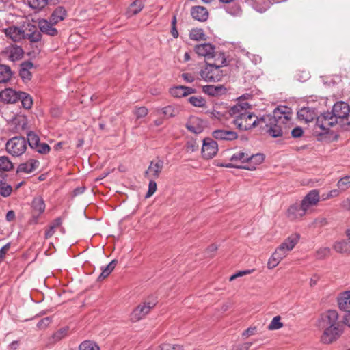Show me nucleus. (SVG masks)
Segmentation results:
<instances>
[{
	"label": "nucleus",
	"instance_id": "obj_24",
	"mask_svg": "<svg viewBox=\"0 0 350 350\" xmlns=\"http://www.w3.org/2000/svg\"><path fill=\"white\" fill-rule=\"evenodd\" d=\"M10 121L12 124H15L17 132L25 131L27 127V121L25 116L14 113L12 116L7 120Z\"/></svg>",
	"mask_w": 350,
	"mask_h": 350
},
{
	"label": "nucleus",
	"instance_id": "obj_56",
	"mask_svg": "<svg viewBox=\"0 0 350 350\" xmlns=\"http://www.w3.org/2000/svg\"><path fill=\"white\" fill-rule=\"evenodd\" d=\"M198 144L194 139L187 141L186 144V150L187 152H195L198 149Z\"/></svg>",
	"mask_w": 350,
	"mask_h": 350
},
{
	"label": "nucleus",
	"instance_id": "obj_61",
	"mask_svg": "<svg viewBox=\"0 0 350 350\" xmlns=\"http://www.w3.org/2000/svg\"><path fill=\"white\" fill-rule=\"evenodd\" d=\"M253 271H254V269H248V270H245V271H238L237 273H236L234 275H232V276H230V280L232 281L238 277H241L245 275L250 274V273H252Z\"/></svg>",
	"mask_w": 350,
	"mask_h": 350
},
{
	"label": "nucleus",
	"instance_id": "obj_12",
	"mask_svg": "<svg viewBox=\"0 0 350 350\" xmlns=\"http://www.w3.org/2000/svg\"><path fill=\"white\" fill-rule=\"evenodd\" d=\"M45 202L41 196H37L33 198L31 202L32 218L31 224H37L39 217L45 211Z\"/></svg>",
	"mask_w": 350,
	"mask_h": 350
},
{
	"label": "nucleus",
	"instance_id": "obj_1",
	"mask_svg": "<svg viewBox=\"0 0 350 350\" xmlns=\"http://www.w3.org/2000/svg\"><path fill=\"white\" fill-rule=\"evenodd\" d=\"M292 118L291 108L286 106H280L275 108L273 115H265L261 117V126L266 129L267 133L273 137L283 136L288 133L287 124Z\"/></svg>",
	"mask_w": 350,
	"mask_h": 350
},
{
	"label": "nucleus",
	"instance_id": "obj_55",
	"mask_svg": "<svg viewBox=\"0 0 350 350\" xmlns=\"http://www.w3.org/2000/svg\"><path fill=\"white\" fill-rule=\"evenodd\" d=\"M52 322L51 317H47L42 319L37 324V327L40 329H46Z\"/></svg>",
	"mask_w": 350,
	"mask_h": 350
},
{
	"label": "nucleus",
	"instance_id": "obj_48",
	"mask_svg": "<svg viewBox=\"0 0 350 350\" xmlns=\"http://www.w3.org/2000/svg\"><path fill=\"white\" fill-rule=\"evenodd\" d=\"M337 186L340 191H345L350 188V176H346L340 178L338 181Z\"/></svg>",
	"mask_w": 350,
	"mask_h": 350
},
{
	"label": "nucleus",
	"instance_id": "obj_42",
	"mask_svg": "<svg viewBox=\"0 0 350 350\" xmlns=\"http://www.w3.org/2000/svg\"><path fill=\"white\" fill-rule=\"evenodd\" d=\"M27 137L29 146L31 148L35 149V148L37 147L40 143V138L38 135L33 131H29L27 134Z\"/></svg>",
	"mask_w": 350,
	"mask_h": 350
},
{
	"label": "nucleus",
	"instance_id": "obj_8",
	"mask_svg": "<svg viewBox=\"0 0 350 350\" xmlns=\"http://www.w3.org/2000/svg\"><path fill=\"white\" fill-rule=\"evenodd\" d=\"M224 4V9L230 15L239 17L243 14V0H219Z\"/></svg>",
	"mask_w": 350,
	"mask_h": 350
},
{
	"label": "nucleus",
	"instance_id": "obj_28",
	"mask_svg": "<svg viewBox=\"0 0 350 350\" xmlns=\"http://www.w3.org/2000/svg\"><path fill=\"white\" fill-rule=\"evenodd\" d=\"M191 14L192 17L199 21H206L208 17L207 10L202 6H195L191 8Z\"/></svg>",
	"mask_w": 350,
	"mask_h": 350
},
{
	"label": "nucleus",
	"instance_id": "obj_36",
	"mask_svg": "<svg viewBox=\"0 0 350 350\" xmlns=\"http://www.w3.org/2000/svg\"><path fill=\"white\" fill-rule=\"evenodd\" d=\"M157 115L162 114L166 118H172L176 116V110L171 105L166 106L163 108H157L155 109Z\"/></svg>",
	"mask_w": 350,
	"mask_h": 350
},
{
	"label": "nucleus",
	"instance_id": "obj_30",
	"mask_svg": "<svg viewBox=\"0 0 350 350\" xmlns=\"http://www.w3.org/2000/svg\"><path fill=\"white\" fill-rule=\"evenodd\" d=\"M6 53L10 60L15 62L22 58L23 50L16 45H12L6 49Z\"/></svg>",
	"mask_w": 350,
	"mask_h": 350
},
{
	"label": "nucleus",
	"instance_id": "obj_50",
	"mask_svg": "<svg viewBox=\"0 0 350 350\" xmlns=\"http://www.w3.org/2000/svg\"><path fill=\"white\" fill-rule=\"evenodd\" d=\"M245 2H247L249 0H244ZM253 1L252 6L253 8L258 12L262 13L267 10V4L265 5L264 6H260V4L266 3V0H251Z\"/></svg>",
	"mask_w": 350,
	"mask_h": 350
},
{
	"label": "nucleus",
	"instance_id": "obj_31",
	"mask_svg": "<svg viewBox=\"0 0 350 350\" xmlns=\"http://www.w3.org/2000/svg\"><path fill=\"white\" fill-rule=\"evenodd\" d=\"M66 16L67 12L66 9L63 6H58L52 12L49 20L53 23V24H57L59 22L64 20Z\"/></svg>",
	"mask_w": 350,
	"mask_h": 350
},
{
	"label": "nucleus",
	"instance_id": "obj_27",
	"mask_svg": "<svg viewBox=\"0 0 350 350\" xmlns=\"http://www.w3.org/2000/svg\"><path fill=\"white\" fill-rule=\"evenodd\" d=\"M33 64L30 61H26L21 64L19 75L23 81L31 80L32 75L30 70L33 68Z\"/></svg>",
	"mask_w": 350,
	"mask_h": 350
},
{
	"label": "nucleus",
	"instance_id": "obj_46",
	"mask_svg": "<svg viewBox=\"0 0 350 350\" xmlns=\"http://www.w3.org/2000/svg\"><path fill=\"white\" fill-rule=\"evenodd\" d=\"M79 350H100L99 347L93 341L85 340L79 345Z\"/></svg>",
	"mask_w": 350,
	"mask_h": 350
},
{
	"label": "nucleus",
	"instance_id": "obj_58",
	"mask_svg": "<svg viewBox=\"0 0 350 350\" xmlns=\"http://www.w3.org/2000/svg\"><path fill=\"white\" fill-rule=\"evenodd\" d=\"M50 146L46 144H38V146L35 148V150L40 154H46L50 151Z\"/></svg>",
	"mask_w": 350,
	"mask_h": 350
},
{
	"label": "nucleus",
	"instance_id": "obj_13",
	"mask_svg": "<svg viewBox=\"0 0 350 350\" xmlns=\"http://www.w3.org/2000/svg\"><path fill=\"white\" fill-rule=\"evenodd\" d=\"M218 151L217 143L211 138H205L203 140L202 154L204 159L213 158Z\"/></svg>",
	"mask_w": 350,
	"mask_h": 350
},
{
	"label": "nucleus",
	"instance_id": "obj_17",
	"mask_svg": "<svg viewBox=\"0 0 350 350\" xmlns=\"http://www.w3.org/2000/svg\"><path fill=\"white\" fill-rule=\"evenodd\" d=\"M38 25L40 32L44 34L50 36H55L58 34V30L54 27L56 24H53L50 20L40 19Z\"/></svg>",
	"mask_w": 350,
	"mask_h": 350
},
{
	"label": "nucleus",
	"instance_id": "obj_52",
	"mask_svg": "<svg viewBox=\"0 0 350 350\" xmlns=\"http://www.w3.org/2000/svg\"><path fill=\"white\" fill-rule=\"evenodd\" d=\"M27 38L31 42H38L42 39V33L40 31H34L32 33L27 34Z\"/></svg>",
	"mask_w": 350,
	"mask_h": 350
},
{
	"label": "nucleus",
	"instance_id": "obj_45",
	"mask_svg": "<svg viewBox=\"0 0 350 350\" xmlns=\"http://www.w3.org/2000/svg\"><path fill=\"white\" fill-rule=\"evenodd\" d=\"M189 102L194 107H205L206 105V100L202 96H191L189 98Z\"/></svg>",
	"mask_w": 350,
	"mask_h": 350
},
{
	"label": "nucleus",
	"instance_id": "obj_62",
	"mask_svg": "<svg viewBox=\"0 0 350 350\" xmlns=\"http://www.w3.org/2000/svg\"><path fill=\"white\" fill-rule=\"evenodd\" d=\"M10 245L11 244L8 243L0 249V262H1L4 259L8 251L10 248Z\"/></svg>",
	"mask_w": 350,
	"mask_h": 350
},
{
	"label": "nucleus",
	"instance_id": "obj_60",
	"mask_svg": "<svg viewBox=\"0 0 350 350\" xmlns=\"http://www.w3.org/2000/svg\"><path fill=\"white\" fill-rule=\"evenodd\" d=\"M257 331V328L256 327H248L247 329H245L243 333H242V337L243 338H246L249 336H253L256 334Z\"/></svg>",
	"mask_w": 350,
	"mask_h": 350
},
{
	"label": "nucleus",
	"instance_id": "obj_11",
	"mask_svg": "<svg viewBox=\"0 0 350 350\" xmlns=\"http://www.w3.org/2000/svg\"><path fill=\"white\" fill-rule=\"evenodd\" d=\"M324 332L321 337V340L324 344H330L336 340L342 334L340 326H335L323 328Z\"/></svg>",
	"mask_w": 350,
	"mask_h": 350
},
{
	"label": "nucleus",
	"instance_id": "obj_59",
	"mask_svg": "<svg viewBox=\"0 0 350 350\" xmlns=\"http://www.w3.org/2000/svg\"><path fill=\"white\" fill-rule=\"evenodd\" d=\"M68 327H64L58 330L53 334V338L55 340H59L63 338L65 336H66L68 332Z\"/></svg>",
	"mask_w": 350,
	"mask_h": 350
},
{
	"label": "nucleus",
	"instance_id": "obj_64",
	"mask_svg": "<svg viewBox=\"0 0 350 350\" xmlns=\"http://www.w3.org/2000/svg\"><path fill=\"white\" fill-rule=\"evenodd\" d=\"M341 208L345 210L350 211V198L344 200L340 204Z\"/></svg>",
	"mask_w": 350,
	"mask_h": 350
},
{
	"label": "nucleus",
	"instance_id": "obj_6",
	"mask_svg": "<svg viewBox=\"0 0 350 350\" xmlns=\"http://www.w3.org/2000/svg\"><path fill=\"white\" fill-rule=\"evenodd\" d=\"M154 301H144L138 305L131 313L130 319L132 322H137L144 319L155 306Z\"/></svg>",
	"mask_w": 350,
	"mask_h": 350
},
{
	"label": "nucleus",
	"instance_id": "obj_40",
	"mask_svg": "<svg viewBox=\"0 0 350 350\" xmlns=\"http://www.w3.org/2000/svg\"><path fill=\"white\" fill-rule=\"evenodd\" d=\"M13 168V164L8 157H0V170L5 172Z\"/></svg>",
	"mask_w": 350,
	"mask_h": 350
},
{
	"label": "nucleus",
	"instance_id": "obj_41",
	"mask_svg": "<svg viewBox=\"0 0 350 350\" xmlns=\"http://www.w3.org/2000/svg\"><path fill=\"white\" fill-rule=\"evenodd\" d=\"M282 259L283 258L275 251L268 260L267 268L269 269L275 268Z\"/></svg>",
	"mask_w": 350,
	"mask_h": 350
},
{
	"label": "nucleus",
	"instance_id": "obj_43",
	"mask_svg": "<svg viewBox=\"0 0 350 350\" xmlns=\"http://www.w3.org/2000/svg\"><path fill=\"white\" fill-rule=\"evenodd\" d=\"M189 38L193 40H204L206 39V35L202 29H193L189 33Z\"/></svg>",
	"mask_w": 350,
	"mask_h": 350
},
{
	"label": "nucleus",
	"instance_id": "obj_15",
	"mask_svg": "<svg viewBox=\"0 0 350 350\" xmlns=\"http://www.w3.org/2000/svg\"><path fill=\"white\" fill-rule=\"evenodd\" d=\"M320 200L319 192L317 189H312L301 200V204L306 211L317 205Z\"/></svg>",
	"mask_w": 350,
	"mask_h": 350
},
{
	"label": "nucleus",
	"instance_id": "obj_26",
	"mask_svg": "<svg viewBox=\"0 0 350 350\" xmlns=\"http://www.w3.org/2000/svg\"><path fill=\"white\" fill-rule=\"evenodd\" d=\"M39 164L38 161L31 159L27 162L20 164L17 168V172L31 173L39 167Z\"/></svg>",
	"mask_w": 350,
	"mask_h": 350
},
{
	"label": "nucleus",
	"instance_id": "obj_49",
	"mask_svg": "<svg viewBox=\"0 0 350 350\" xmlns=\"http://www.w3.org/2000/svg\"><path fill=\"white\" fill-rule=\"evenodd\" d=\"M281 317L280 316H275L273 318L271 323L268 325V329L276 330L283 327V323L280 321Z\"/></svg>",
	"mask_w": 350,
	"mask_h": 350
},
{
	"label": "nucleus",
	"instance_id": "obj_38",
	"mask_svg": "<svg viewBox=\"0 0 350 350\" xmlns=\"http://www.w3.org/2000/svg\"><path fill=\"white\" fill-rule=\"evenodd\" d=\"M118 264L117 260H111L105 268L102 269V272L100 274L98 279H105L107 278L114 269Z\"/></svg>",
	"mask_w": 350,
	"mask_h": 350
},
{
	"label": "nucleus",
	"instance_id": "obj_10",
	"mask_svg": "<svg viewBox=\"0 0 350 350\" xmlns=\"http://www.w3.org/2000/svg\"><path fill=\"white\" fill-rule=\"evenodd\" d=\"M338 314L334 310H328L323 314L319 322V327L321 328L339 326L338 321Z\"/></svg>",
	"mask_w": 350,
	"mask_h": 350
},
{
	"label": "nucleus",
	"instance_id": "obj_25",
	"mask_svg": "<svg viewBox=\"0 0 350 350\" xmlns=\"http://www.w3.org/2000/svg\"><path fill=\"white\" fill-rule=\"evenodd\" d=\"M203 92L212 96H219L226 94V88L222 85H207L202 88Z\"/></svg>",
	"mask_w": 350,
	"mask_h": 350
},
{
	"label": "nucleus",
	"instance_id": "obj_33",
	"mask_svg": "<svg viewBox=\"0 0 350 350\" xmlns=\"http://www.w3.org/2000/svg\"><path fill=\"white\" fill-rule=\"evenodd\" d=\"M144 8V3L142 0H135L129 7L126 15L128 18H131L139 13Z\"/></svg>",
	"mask_w": 350,
	"mask_h": 350
},
{
	"label": "nucleus",
	"instance_id": "obj_20",
	"mask_svg": "<svg viewBox=\"0 0 350 350\" xmlns=\"http://www.w3.org/2000/svg\"><path fill=\"white\" fill-rule=\"evenodd\" d=\"M195 92L196 90L194 88L184 85H178L170 89V94L175 98L185 97Z\"/></svg>",
	"mask_w": 350,
	"mask_h": 350
},
{
	"label": "nucleus",
	"instance_id": "obj_9",
	"mask_svg": "<svg viewBox=\"0 0 350 350\" xmlns=\"http://www.w3.org/2000/svg\"><path fill=\"white\" fill-rule=\"evenodd\" d=\"M248 154L249 152L239 151L233 154L230 161L232 163H224L221 164V166L228 167V168H243L245 167L248 161Z\"/></svg>",
	"mask_w": 350,
	"mask_h": 350
},
{
	"label": "nucleus",
	"instance_id": "obj_7",
	"mask_svg": "<svg viewBox=\"0 0 350 350\" xmlns=\"http://www.w3.org/2000/svg\"><path fill=\"white\" fill-rule=\"evenodd\" d=\"M299 239L300 236L299 234H291L286 238L275 251L284 258L287 256L288 253L295 247Z\"/></svg>",
	"mask_w": 350,
	"mask_h": 350
},
{
	"label": "nucleus",
	"instance_id": "obj_2",
	"mask_svg": "<svg viewBox=\"0 0 350 350\" xmlns=\"http://www.w3.org/2000/svg\"><path fill=\"white\" fill-rule=\"evenodd\" d=\"M250 105L247 103H237L229 110L233 118L232 122L240 131H247L256 126H261V118L248 111Z\"/></svg>",
	"mask_w": 350,
	"mask_h": 350
},
{
	"label": "nucleus",
	"instance_id": "obj_51",
	"mask_svg": "<svg viewBox=\"0 0 350 350\" xmlns=\"http://www.w3.org/2000/svg\"><path fill=\"white\" fill-rule=\"evenodd\" d=\"M134 114L137 119L144 118L147 116L148 110L146 107H139L135 109Z\"/></svg>",
	"mask_w": 350,
	"mask_h": 350
},
{
	"label": "nucleus",
	"instance_id": "obj_57",
	"mask_svg": "<svg viewBox=\"0 0 350 350\" xmlns=\"http://www.w3.org/2000/svg\"><path fill=\"white\" fill-rule=\"evenodd\" d=\"M1 188H0V194L3 196V197H8L11 193H12V187L11 185H1L0 186Z\"/></svg>",
	"mask_w": 350,
	"mask_h": 350
},
{
	"label": "nucleus",
	"instance_id": "obj_44",
	"mask_svg": "<svg viewBox=\"0 0 350 350\" xmlns=\"http://www.w3.org/2000/svg\"><path fill=\"white\" fill-rule=\"evenodd\" d=\"M49 0H28L30 8L36 10H42L47 4Z\"/></svg>",
	"mask_w": 350,
	"mask_h": 350
},
{
	"label": "nucleus",
	"instance_id": "obj_39",
	"mask_svg": "<svg viewBox=\"0 0 350 350\" xmlns=\"http://www.w3.org/2000/svg\"><path fill=\"white\" fill-rule=\"evenodd\" d=\"M19 101H21L23 107L27 109H30L33 104L31 97L23 92H20Z\"/></svg>",
	"mask_w": 350,
	"mask_h": 350
},
{
	"label": "nucleus",
	"instance_id": "obj_32",
	"mask_svg": "<svg viewBox=\"0 0 350 350\" xmlns=\"http://www.w3.org/2000/svg\"><path fill=\"white\" fill-rule=\"evenodd\" d=\"M186 128L191 133L195 134L201 133L203 128L201 125V120L197 118L190 119L185 125Z\"/></svg>",
	"mask_w": 350,
	"mask_h": 350
},
{
	"label": "nucleus",
	"instance_id": "obj_16",
	"mask_svg": "<svg viewBox=\"0 0 350 350\" xmlns=\"http://www.w3.org/2000/svg\"><path fill=\"white\" fill-rule=\"evenodd\" d=\"M215 46L210 43H203L195 46L194 51L199 55L210 59L214 57Z\"/></svg>",
	"mask_w": 350,
	"mask_h": 350
},
{
	"label": "nucleus",
	"instance_id": "obj_23",
	"mask_svg": "<svg viewBox=\"0 0 350 350\" xmlns=\"http://www.w3.org/2000/svg\"><path fill=\"white\" fill-rule=\"evenodd\" d=\"M248 161L245 167H243V169H246L248 170H254L256 169V165L262 163L265 159V157L262 154H250L249 152L248 154Z\"/></svg>",
	"mask_w": 350,
	"mask_h": 350
},
{
	"label": "nucleus",
	"instance_id": "obj_35",
	"mask_svg": "<svg viewBox=\"0 0 350 350\" xmlns=\"http://www.w3.org/2000/svg\"><path fill=\"white\" fill-rule=\"evenodd\" d=\"M62 224V220L61 217H57L55 219H54L51 224H50L49 228L46 230L44 237L45 239H49L51 238L55 233V229L61 227Z\"/></svg>",
	"mask_w": 350,
	"mask_h": 350
},
{
	"label": "nucleus",
	"instance_id": "obj_29",
	"mask_svg": "<svg viewBox=\"0 0 350 350\" xmlns=\"http://www.w3.org/2000/svg\"><path fill=\"white\" fill-rule=\"evenodd\" d=\"M338 304L340 310H350V291H344L338 295Z\"/></svg>",
	"mask_w": 350,
	"mask_h": 350
},
{
	"label": "nucleus",
	"instance_id": "obj_3",
	"mask_svg": "<svg viewBox=\"0 0 350 350\" xmlns=\"http://www.w3.org/2000/svg\"><path fill=\"white\" fill-rule=\"evenodd\" d=\"M350 113L349 105L343 101L336 103L332 111L321 113L317 118L316 126L322 133H327L331 127L347 118Z\"/></svg>",
	"mask_w": 350,
	"mask_h": 350
},
{
	"label": "nucleus",
	"instance_id": "obj_22",
	"mask_svg": "<svg viewBox=\"0 0 350 350\" xmlns=\"http://www.w3.org/2000/svg\"><path fill=\"white\" fill-rule=\"evenodd\" d=\"M20 92L12 89H5L1 91V100L8 103H15L19 101Z\"/></svg>",
	"mask_w": 350,
	"mask_h": 350
},
{
	"label": "nucleus",
	"instance_id": "obj_63",
	"mask_svg": "<svg viewBox=\"0 0 350 350\" xmlns=\"http://www.w3.org/2000/svg\"><path fill=\"white\" fill-rule=\"evenodd\" d=\"M303 135V129L300 126H297L291 131V135L293 138L300 137Z\"/></svg>",
	"mask_w": 350,
	"mask_h": 350
},
{
	"label": "nucleus",
	"instance_id": "obj_54",
	"mask_svg": "<svg viewBox=\"0 0 350 350\" xmlns=\"http://www.w3.org/2000/svg\"><path fill=\"white\" fill-rule=\"evenodd\" d=\"M330 254V249L327 247H324L319 249L317 251V258L319 259H323Z\"/></svg>",
	"mask_w": 350,
	"mask_h": 350
},
{
	"label": "nucleus",
	"instance_id": "obj_34",
	"mask_svg": "<svg viewBox=\"0 0 350 350\" xmlns=\"http://www.w3.org/2000/svg\"><path fill=\"white\" fill-rule=\"evenodd\" d=\"M333 248L338 253L349 254L350 253V241L348 239L336 241L334 243Z\"/></svg>",
	"mask_w": 350,
	"mask_h": 350
},
{
	"label": "nucleus",
	"instance_id": "obj_14",
	"mask_svg": "<svg viewBox=\"0 0 350 350\" xmlns=\"http://www.w3.org/2000/svg\"><path fill=\"white\" fill-rule=\"evenodd\" d=\"M163 168V161L157 159L150 162L147 170L145 172V176L150 179H157Z\"/></svg>",
	"mask_w": 350,
	"mask_h": 350
},
{
	"label": "nucleus",
	"instance_id": "obj_47",
	"mask_svg": "<svg viewBox=\"0 0 350 350\" xmlns=\"http://www.w3.org/2000/svg\"><path fill=\"white\" fill-rule=\"evenodd\" d=\"M297 116L299 119L304 120L306 122H310L313 118L310 109L306 107L300 109L297 112Z\"/></svg>",
	"mask_w": 350,
	"mask_h": 350
},
{
	"label": "nucleus",
	"instance_id": "obj_53",
	"mask_svg": "<svg viewBox=\"0 0 350 350\" xmlns=\"http://www.w3.org/2000/svg\"><path fill=\"white\" fill-rule=\"evenodd\" d=\"M157 183L153 179H150V182L148 184V190L146 195V198H150V196H152L157 191Z\"/></svg>",
	"mask_w": 350,
	"mask_h": 350
},
{
	"label": "nucleus",
	"instance_id": "obj_4",
	"mask_svg": "<svg viewBox=\"0 0 350 350\" xmlns=\"http://www.w3.org/2000/svg\"><path fill=\"white\" fill-rule=\"evenodd\" d=\"M201 77L207 82L219 81L223 77V72L220 66L213 64H207L200 70Z\"/></svg>",
	"mask_w": 350,
	"mask_h": 350
},
{
	"label": "nucleus",
	"instance_id": "obj_18",
	"mask_svg": "<svg viewBox=\"0 0 350 350\" xmlns=\"http://www.w3.org/2000/svg\"><path fill=\"white\" fill-rule=\"evenodd\" d=\"M5 34L14 42H18L26 36L25 31L16 26L9 27L4 29Z\"/></svg>",
	"mask_w": 350,
	"mask_h": 350
},
{
	"label": "nucleus",
	"instance_id": "obj_37",
	"mask_svg": "<svg viewBox=\"0 0 350 350\" xmlns=\"http://www.w3.org/2000/svg\"><path fill=\"white\" fill-rule=\"evenodd\" d=\"M10 68L6 65H0V83L8 82L12 77Z\"/></svg>",
	"mask_w": 350,
	"mask_h": 350
},
{
	"label": "nucleus",
	"instance_id": "obj_5",
	"mask_svg": "<svg viewBox=\"0 0 350 350\" xmlns=\"http://www.w3.org/2000/svg\"><path fill=\"white\" fill-rule=\"evenodd\" d=\"M27 148V142L25 137H14L6 143L7 151L14 157L21 155Z\"/></svg>",
	"mask_w": 350,
	"mask_h": 350
},
{
	"label": "nucleus",
	"instance_id": "obj_19",
	"mask_svg": "<svg viewBox=\"0 0 350 350\" xmlns=\"http://www.w3.org/2000/svg\"><path fill=\"white\" fill-rule=\"evenodd\" d=\"M213 137L217 140L233 141L238 137L235 131L217 129L213 132Z\"/></svg>",
	"mask_w": 350,
	"mask_h": 350
},
{
	"label": "nucleus",
	"instance_id": "obj_21",
	"mask_svg": "<svg viewBox=\"0 0 350 350\" xmlns=\"http://www.w3.org/2000/svg\"><path fill=\"white\" fill-rule=\"evenodd\" d=\"M306 213L307 211L301 204H294L288 208L287 216L290 219L295 220L301 218Z\"/></svg>",
	"mask_w": 350,
	"mask_h": 350
}]
</instances>
